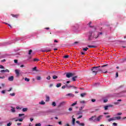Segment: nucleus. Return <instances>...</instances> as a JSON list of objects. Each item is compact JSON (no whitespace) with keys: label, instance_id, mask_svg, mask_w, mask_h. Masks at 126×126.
Returning <instances> with one entry per match:
<instances>
[{"label":"nucleus","instance_id":"obj_1","mask_svg":"<svg viewBox=\"0 0 126 126\" xmlns=\"http://www.w3.org/2000/svg\"><path fill=\"white\" fill-rule=\"evenodd\" d=\"M107 65H108V64L103 65L101 66V67L100 66L93 67L91 69L92 73L94 75H96L98 71H102V67L107 66Z\"/></svg>","mask_w":126,"mask_h":126},{"label":"nucleus","instance_id":"obj_2","mask_svg":"<svg viewBox=\"0 0 126 126\" xmlns=\"http://www.w3.org/2000/svg\"><path fill=\"white\" fill-rule=\"evenodd\" d=\"M64 74L66 75V77H67V78H70V77L74 76V73L65 72Z\"/></svg>","mask_w":126,"mask_h":126},{"label":"nucleus","instance_id":"obj_3","mask_svg":"<svg viewBox=\"0 0 126 126\" xmlns=\"http://www.w3.org/2000/svg\"><path fill=\"white\" fill-rule=\"evenodd\" d=\"M121 119H122V117H121V116L113 117L112 118L108 119V122H112V121H116V120H121Z\"/></svg>","mask_w":126,"mask_h":126},{"label":"nucleus","instance_id":"obj_4","mask_svg":"<svg viewBox=\"0 0 126 126\" xmlns=\"http://www.w3.org/2000/svg\"><path fill=\"white\" fill-rule=\"evenodd\" d=\"M95 118H96V116H92V117L89 118V121H90L91 122H92V121L93 122H95V121H96Z\"/></svg>","mask_w":126,"mask_h":126},{"label":"nucleus","instance_id":"obj_5","mask_svg":"<svg viewBox=\"0 0 126 126\" xmlns=\"http://www.w3.org/2000/svg\"><path fill=\"white\" fill-rule=\"evenodd\" d=\"M24 119H25V117L23 116L21 119H16L15 120V122H23V120H24Z\"/></svg>","mask_w":126,"mask_h":126},{"label":"nucleus","instance_id":"obj_6","mask_svg":"<svg viewBox=\"0 0 126 126\" xmlns=\"http://www.w3.org/2000/svg\"><path fill=\"white\" fill-rule=\"evenodd\" d=\"M102 118H103V115H100L95 120L97 122H100V121L101 120V119H102Z\"/></svg>","mask_w":126,"mask_h":126},{"label":"nucleus","instance_id":"obj_7","mask_svg":"<svg viewBox=\"0 0 126 126\" xmlns=\"http://www.w3.org/2000/svg\"><path fill=\"white\" fill-rule=\"evenodd\" d=\"M74 117V115H73L72 116V125L73 126H74L75 125V118H73Z\"/></svg>","mask_w":126,"mask_h":126},{"label":"nucleus","instance_id":"obj_8","mask_svg":"<svg viewBox=\"0 0 126 126\" xmlns=\"http://www.w3.org/2000/svg\"><path fill=\"white\" fill-rule=\"evenodd\" d=\"M66 96H69L70 97L73 98V97H74V94H71V93H69V94H66Z\"/></svg>","mask_w":126,"mask_h":126},{"label":"nucleus","instance_id":"obj_9","mask_svg":"<svg viewBox=\"0 0 126 126\" xmlns=\"http://www.w3.org/2000/svg\"><path fill=\"white\" fill-rule=\"evenodd\" d=\"M11 16H12V17H14L15 18H18V16H19V14L14 15L13 14H11Z\"/></svg>","mask_w":126,"mask_h":126},{"label":"nucleus","instance_id":"obj_10","mask_svg":"<svg viewBox=\"0 0 126 126\" xmlns=\"http://www.w3.org/2000/svg\"><path fill=\"white\" fill-rule=\"evenodd\" d=\"M46 97V102H49L50 101V96L48 95H45Z\"/></svg>","mask_w":126,"mask_h":126},{"label":"nucleus","instance_id":"obj_11","mask_svg":"<svg viewBox=\"0 0 126 126\" xmlns=\"http://www.w3.org/2000/svg\"><path fill=\"white\" fill-rule=\"evenodd\" d=\"M13 79H14L13 76H11L9 77V78H8V80L9 81H13Z\"/></svg>","mask_w":126,"mask_h":126},{"label":"nucleus","instance_id":"obj_12","mask_svg":"<svg viewBox=\"0 0 126 126\" xmlns=\"http://www.w3.org/2000/svg\"><path fill=\"white\" fill-rule=\"evenodd\" d=\"M93 33V32H90V35L89 37V40H92V34Z\"/></svg>","mask_w":126,"mask_h":126},{"label":"nucleus","instance_id":"obj_13","mask_svg":"<svg viewBox=\"0 0 126 126\" xmlns=\"http://www.w3.org/2000/svg\"><path fill=\"white\" fill-rule=\"evenodd\" d=\"M0 72L4 73V72H9V70L6 69V70H1Z\"/></svg>","mask_w":126,"mask_h":126},{"label":"nucleus","instance_id":"obj_14","mask_svg":"<svg viewBox=\"0 0 126 126\" xmlns=\"http://www.w3.org/2000/svg\"><path fill=\"white\" fill-rule=\"evenodd\" d=\"M88 47L89 48H91L93 49H95V48H96V46L95 45H88Z\"/></svg>","mask_w":126,"mask_h":126},{"label":"nucleus","instance_id":"obj_15","mask_svg":"<svg viewBox=\"0 0 126 126\" xmlns=\"http://www.w3.org/2000/svg\"><path fill=\"white\" fill-rule=\"evenodd\" d=\"M78 76H74L72 78V80L73 81H76V78H77Z\"/></svg>","mask_w":126,"mask_h":126},{"label":"nucleus","instance_id":"obj_16","mask_svg":"<svg viewBox=\"0 0 126 126\" xmlns=\"http://www.w3.org/2000/svg\"><path fill=\"white\" fill-rule=\"evenodd\" d=\"M15 71L16 74L18 76L20 74L19 70H15Z\"/></svg>","mask_w":126,"mask_h":126},{"label":"nucleus","instance_id":"obj_17","mask_svg":"<svg viewBox=\"0 0 126 126\" xmlns=\"http://www.w3.org/2000/svg\"><path fill=\"white\" fill-rule=\"evenodd\" d=\"M39 104H40V105H45L46 103L44 102L43 100H41V102L39 103Z\"/></svg>","mask_w":126,"mask_h":126},{"label":"nucleus","instance_id":"obj_18","mask_svg":"<svg viewBox=\"0 0 126 126\" xmlns=\"http://www.w3.org/2000/svg\"><path fill=\"white\" fill-rule=\"evenodd\" d=\"M12 109H11V111L12 113H15V108H13V107H11Z\"/></svg>","mask_w":126,"mask_h":126},{"label":"nucleus","instance_id":"obj_19","mask_svg":"<svg viewBox=\"0 0 126 126\" xmlns=\"http://www.w3.org/2000/svg\"><path fill=\"white\" fill-rule=\"evenodd\" d=\"M66 87H67V88H71L73 87L70 85L66 84Z\"/></svg>","mask_w":126,"mask_h":126},{"label":"nucleus","instance_id":"obj_20","mask_svg":"<svg viewBox=\"0 0 126 126\" xmlns=\"http://www.w3.org/2000/svg\"><path fill=\"white\" fill-rule=\"evenodd\" d=\"M61 86H62V83H58L56 85V87H57V88L61 87Z\"/></svg>","mask_w":126,"mask_h":126},{"label":"nucleus","instance_id":"obj_21","mask_svg":"<svg viewBox=\"0 0 126 126\" xmlns=\"http://www.w3.org/2000/svg\"><path fill=\"white\" fill-rule=\"evenodd\" d=\"M25 81H27V82H29V81H30V79L26 77L25 78Z\"/></svg>","mask_w":126,"mask_h":126},{"label":"nucleus","instance_id":"obj_22","mask_svg":"<svg viewBox=\"0 0 126 126\" xmlns=\"http://www.w3.org/2000/svg\"><path fill=\"white\" fill-rule=\"evenodd\" d=\"M98 37H99V34H97V35H95V34H94L93 38H95V39H97V38H98Z\"/></svg>","mask_w":126,"mask_h":126},{"label":"nucleus","instance_id":"obj_23","mask_svg":"<svg viewBox=\"0 0 126 126\" xmlns=\"http://www.w3.org/2000/svg\"><path fill=\"white\" fill-rule=\"evenodd\" d=\"M77 104V101H75L74 103L71 104V106L73 107V106H75V105Z\"/></svg>","mask_w":126,"mask_h":126},{"label":"nucleus","instance_id":"obj_24","mask_svg":"<svg viewBox=\"0 0 126 126\" xmlns=\"http://www.w3.org/2000/svg\"><path fill=\"white\" fill-rule=\"evenodd\" d=\"M28 110V108H23V112H27Z\"/></svg>","mask_w":126,"mask_h":126},{"label":"nucleus","instance_id":"obj_25","mask_svg":"<svg viewBox=\"0 0 126 126\" xmlns=\"http://www.w3.org/2000/svg\"><path fill=\"white\" fill-rule=\"evenodd\" d=\"M52 106H53V107H56L57 106V104H56V102L55 101H53L52 102Z\"/></svg>","mask_w":126,"mask_h":126},{"label":"nucleus","instance_id":"obj_26","mask_svg":"<svg viewBox=\"0 0 126 126\" xmlns=\"http://www.w3.org/2000/svg\"><path fill=\"white\" fill-rule=\"evenodd\" d=\"M91 24H92V22H90L88 24V25L89 26V27L92 28V26H91Z\"/></svg>","mask_w":126,"mask_h":126},{"label":"nucleus","instance_id":"obj_27","mask_svg":"<svg viewBox=\"0 0 126 126\" xmlns=\"http://www.w3.org/2000/svg\"><path fill=\"white\" fill-rule=\"evenodd\" d=\"M3 24H6V25L9 26V27H10V28H12V27H11V26L10 25H9V24L6 23H5V22H3Z\"/></svg>","mask_w":126,"mask_h":126},{"label":"nucleus","instance_id":"obj_28","mask_svg":"<svg viewBox=\"0 0 126 126\" xmlns=\"http://www.w3.org/2000/svg\"><path fill=\"white\" fill-rule=\"evenodd\" d=\"M86 95V93H83L80 94L82 97H84Z\"/></svg>","mask_w":126,"mask_h":126},{"label":"nucleus","instance_id":"obj_29","mask_svg":"<svg viewBox=\"0 0 126 126\" xmlns=\"http://www.w3.org/2000/svg\"><path fill=\"white\" fill-rule=\"evenodd\" d=\"M104 110L105 111H106L107 110H108V108H109V106H108V105H107V106H104Z\"/></svg>","mask_w":126,"mask_h":126},{"label":"nucleus","instance_id":"obj_30","mask_svg":"<svg viewBox=\"0 0 126 126\" xmlns=\"http://www.w3.org/2000/svg\"><path fill=\"white\" fill-rule=\"evenodd\" d=\"M39 59L35 58L33 59V62H39Z\"/></svg>","mask_w":126,"mask_h":126},{"label":"nucleus","instance_id":"obj_31","mask_svg":"<svg viewBox=\"0 0 126 126\" xmlns=\"http://www.w3.org/2000/svg\"><path fill=\"white\" fill-rule=\"evenodd\" d=\"M32 70L33 71H37V67H33V68H32Z\"/></svg>","mask_w":126,"mask_h":126},{"label":"nucleus","instance_id":"obj_32","mask_svg":"<svg viewBox=\"0 0 126 126\" xmlns=\"http://www.w3.org/2000/svg\"><path fill=\"white\" fill-rule=\"evenodd\" d=\"M10 96H12L13 97V96H15V93H13L12 94H10Z\"/></svg>","mask_w":126,"mask_h":126},{"label":"nucleus","instance_id":"obj_33","mask_svg":"<svg viewBox=\"0 0 126 126\" xmlns=\"http://www.w3.org/2000/svg\"><path fill=\"white\" fill-rule=\"evenodd\" d=\"M37 80H41V76L36 77Z\"/></svg>","mask_w":126,"mask_h":126},{"label":"nucleus","instance_id":"obj_34","mask_svg":"<svg viewBox=\"0 0 126 126\" xmlns=\"http://www.w3.org/2000/svg\"><path fill=\"white\" fill-rule=\"evenodd\" d=\"M63 58H64V59H68V58H69V56H68V55H65V56H64L63 57Z\"/></svg>","mask_w":126,"mask_h":126},{"label":"nucleus","instance_id":"obj_35","mask_svg":"<svg viewBox=\"0 0 126 126\" xmlns=\"http://www.w3.org/2000/svg\"><path fill=\"white\" fill-rule=\"evenodd\" d=\"M57 78H58V77L56 75H53V79H57Z\"/></svg>","mask_w":126,"mask_h":126},{"label":"nucleus","instance_id":"obj_36","mask_svg":"<svg viewBox=\"0 0 126 126\" xmlns=\"http://www.w3.org/2000/svg\"><path fill=\"white\" fill-rule=\"evenodd\" d=\"M23 116H25V114H19V117H22Z\"/></svg>","mask_w":126,"mask_h":126},{"label":"nucleus","instance_id":"obj_37","mask_svg":"<svg viewBox=\"0 0 126 126\" xmlns=\"http://www.w3.org/2000/svg\"><path fill=\"white\" fill-rule=\"evenodd\" d=\"M11 125H12V123L9 122V123H8L7 124V126H11Z\"/></svg>","mask_w":126,"mask_h":126},{"label":"nucleus","instance_id":"obj_38","mask_svg":"<svg viewBox=\"0 0 126 126\" xmlns=\"http://www.w3.org/2000/svg\"><path fill=\"white\" fill-rule=\"evenodd\" d=\"M32 53V50L30 49L29 51V55H31Z\"/></svg>","mask_w":126,"mask_h":126},{"label":"nucleus","instance_id":"obj_39","mask_svg":"<svg viewBox=\"0 0 126 126\" xmlns=\"http://www.w3.org/2000/svg\"><path fill=\"white\" fill-rule=\"evenodd\" d=\"M81 114H82V112H81L80 110H79L77 113V115H81Z\"/></svg>","mask_w":126,"mask_h":126},{"label":"nucleus","instance_id":"obj_40","mask_svg":"<svg viewBox=\"0 0 126 126\" xmlns=\"http://www.w3.org/2000/svg\"><path fill=\"white\" fill-rule=\"evenodd\" d=\"M84 108V106H81L80 108H79V111H81L82 110H83V108Z\"/></svg>","mask_w":126,"mask_h":126},{"label":"nucleus","instance_id":"obj_41","mask_svg":"<svg viewBox=\"0 0 126 126\" xmlns=\"http://www.w3.org/2000/svg\"><path fill=\"white\" fill-rule=\"evenodd\" d=\"M87 50H88V48H87V47H86V48L83 49V51H87Z\"/></svg>","mask_w":126,"mask_h":126},{"label":"nucleus","instance_id":"obj_42","mask_svg":"<svg viewBox=\"0 0 126 126\" xmlns=\"http://www.w3.org/2000/svg\"><path fill=\"white\" fill-rule=\"evenodd\" d=\"M64 104H65V101H63L60 103V105H64Z\"/></svg>","mask_w":126,"mask_h":126},{"label":"nucleus","instance_id":"obj_43","mask_svg":"<svg viewBox=\"0 0 126 126\" xmlns=\"http://www.w3.org/2000/svg\"><path fill=\"white\" fill-rule=\"evenodd\" d=\"M41 125L40 123H38L35 124V126H41Z\"/></svg>","mask_w":126,"mask_h":126},{"label":"nucleus","instance_id":"obj_44","mask_svg":"<svg viewBox=\"0 0 126 126\" xmlns=\"http://www.w3.org/2000/svg\"><path fill=\"white\" fill-rule=\"evenodd\" d=\"M81 126H85V124H84V123H80V124L79 125Z\"/></svg>","mask_w":126,"mask_h":126},{"label":"nucleus","instance_id":"obj_45","mask_svg":"<svg viewBox=\"0 0 126 126\" xmlns=\"http://www.w3.org/2000/svg\"><path fill=\"white\" fill-rule=\"evenodd\" d=\"M46 79L48 80H50V79H51V76H48Z\"/></svg>","mask_w":126,"mask_h":126},{"label":"nucleus","instance_id":"obj_46","mask_svg":"<svg viewBox=\"0 0 126 126\" xmlns=\"http://www.w3.org/2000/svg\"><path fill=\"white\" fill-rule=\"evenodd\" d=\"M103 102L104 103H107V102H108V99H104Z\"/></svg>","mask_w":126,"mask_h":126},{"label":"nucleus","instance_id":"obj_47","mask_svg":"<svg viewBox=\"0 0 126 126\" xmlns=\"http://www.w3.org/2000/svg\"><path fill=\"white\" fill-rule=\"evenodd\" d=\"M0 68L4 69V67L2 65H0Z\"/></svg>","mask_w":126,"mask_h":126},{"label":"nucleus","instance_id":"obj_48","mask_svg":"<svg viewBox=\"0 0 126 126\" xmlns=\"http://www.w3.org/2000/svg\"><path fill=\"white\" fill-rule=\"evenodd\" d=\"M92 102H93V103H94V102H96V99H92Z\"/></svg>","mask_w":126,"mask_h":126},{"label":"nucleus","instance_id":"obj_49","mask_svg":"<svg viewBox=\"0 0 126 126\" xmlns=\"http://www.w3.org/2000/svg\"><path fill=\"white\" fill-rule=\"evenodd\" d=\"M14 62L15 63H17L18 61L17 60H14Z\"/></svg>","mask_w":126,"mask_h":126},{"label":"nucleus","instance_id":"obj_50","mask_svg":"<svg viewBox=\"0 0 126 126\" xmlns=\"http://www.w3.org/2000/svg\"><path fill=\"white\" fill-rule=\"evenodd\" d=\"M11 90H12V88H10L9 90H8L7 91H8V92H9L11 91Z\"/></svg>","mask_w":126,"mask_h":126},{"label":"nucleus","instance_id":"obj_51","mask_svg":"<svg viewBox=\"0 0 126 126\" xmlns=\"http://www.w3.org/2000/svg\"><path fill=\"white\" fill-rule=\"evenodd\" d=\"M80 103H81V104H84V103H85V101H84V100H82V101H80Z\"/></svg>","mask_w":126,"mask_h":126},{"label":"nucleus","instance_id":"obj_52","mask_svg":"<svg viewBox=\"0 0 126 126\" xmlns=\"http://www.w3.org/2000/svg\"><path fill=\"white\" fill-rule=\"evenodd\" d=\"M45 52H51V49H47Z\"/></svg>","mask_w":126,"mask_h":126},{"label":"nucleus","instance_id":"obj_53","mask_svg":"<svg viewBox=\"0 0 126 126\" xmlns=\"http://www.w3.org/2000/svg\"><path fill=\"white\" fill-rule=\"evenodd\" d=\"M1 93H2V94H5V91H4V90L2 91H1Z\"/></svg>","mask_w":126,"mask_h":126},{"label":"nucleus","instance_id":"obj_54","mask_svg":"<svg viewBox=\"0 0 126 126\" xmlns=\"http://www.w3.org/2000/svg\"><path fill=\"white\" fill-rule=\"evenodd\" d=\"M65 87H66V86H63L62 87V89H65Z\"/></svg>","mask_w":126,"mask_h":126},{"label":"nucleus","instance_id":"obj_55","mask_svg":"<svg viewBox=\"0 0 126 126\" xmlns=\"http://www.w3.org/2000/svg\"><path fill=\"white\" fill-rule=\"evenodd\" d=\"M114 105H119V102H114Z\"/></svg>","mask_w":126,"mask_h":126},{"label":"nucleus","instance_id":"obj_56","mask_svg":"<svg viewBox=\"0 0 126 126\" xmlns=\"http://www.w3.org/2000/svg\"><path fill=\"white\" fill-rule=\"evenodd\" d=\"M73 88H74V89H77V87H75V86H72V87Z\"/></svg>","mask_w":126,"mask_h":126},{"label":"nucleus","instance_id":"obj_57","mask_svg":"<svg viewBox=\"0 0 126 126\" xmlns=\"http://www.w3.org/2000/svg\"><path fill=\"white\" fill-rule=\"evenodd\" d=\"M106 119H108L109 118H111V116L110 115H108L106 116Z\"/></svg>","mask_w":126,"mask_h":126},{"label":"nucleus","instance_id":"obj_58","mask_svg":"<svg viewBox=\"0 0 126 126\" xmlns=\"http://www.w3.org/2000/svg\"><path fill=\"white\" fill-rule=\"evenodd\" d=\"M108 106V108L109 107H113V105H112V104H110V105H107Z\"/></svg>","mask_w":126,"mask_h":126},{"label":"nucleus","instance_id":"obj_59","mask_svg":"<svg viewBox=\"0 0 126 126\" xmlns=\"http://www.w3.org/2000/svg\"><path fill=\"white\" fill-rule=\"evenodd\" d=\"M116 77H118L119 76V73L116 72Z\"/></svg>","mask_w":126,"mask_h":126},{"label":"nucleus","instance_id":"obj_60","mask_svg":"<svg viewBox=\"0 0 126 126\" xmlns=\"http://www.w3.org/2000/svg\"><path fill=\"white\" fill-rule=\"evenodd\" d=\"M82 118V115H80L78 117V119H81Z\"/></svg>","mask_w":126,"mask_h":126},{"label":"nucleus","instance_id":"obj_61","mask_svg":"<svg viewBox=\"0 0 126 126\" xmlns=\"http://www.w3.org/2000/svg\"><path fill=\"white\" fill-rule=\"evenodd\" d=\"M121 115H122V113H117V116H121Z\"/></svg>","mask_w":126,"mask_h":126},{"label":"nucleus","instance_id":"obj_62","mask_svg":"<svg viewBox=\"0 0 126 126\" xmlns=\"http://www.w3.org/2000/svg\"><path fill=\"white\" fill-rule=\"evenodd\" d=\"M69 111H72V107H70L69 109H68Z\"/></svg>","mask_w":126,"mask_h":126},{"label":"nucleus","instance_id":"obj_63","mask_svg":"<svg viewBox=\"0 0 126 126\" xmlns=\"http://www.w3.org/2000/svg\"><path fill=\"white\" fill-rule=\"evenodd\" d=\"M76 123H77V124H78L79 125H80V122H79V121H76Z\"/></svg>","mask_w":126,"mask_h":126},{"label":"nucleus","instance_id":"obj_64","mask_svg":"<svg viewBox=\"0 0 126 126\" xmlns=\"http://www.w3.org/2000/svg\"><path fill=\"white\" fill-rule=\"evenodd\" d=\"M3 78H4V76H3L2 77H0V79H3Z\"/></svg>","mask_w":126,"mask_h":126}]
</instances>
